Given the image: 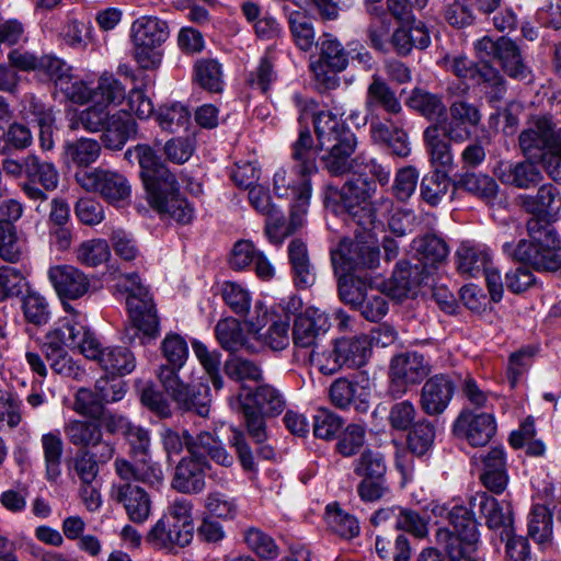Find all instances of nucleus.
<instances>
[{"instance_id":"nucleus-1","label":"nucleus","mask_w":561,"mask_h":561,"mask_svg":"<svg viewBox=\"0 0 561 561\" xmlns=\"http://www.w3.org/2000/svg\"><path fill=\"white\" fill-rule=\"evenodd\" d=\"M330 191V197H339L336 211L362 229L356 230L355 240L344 239L332 250L333 266L343 273L376 267L379 263L377 236L383 232L382 217L391 209L392 201L380 197L370 202L376 192V183L363 174H354L340 191Z\"/></svg>"},{"instance_id":"nucleus-2","label":"nucleus","mask_w":561,"mask_h":561,"mask_svg":"<svg viewBox=\"0 0 561 561\" xmlns=\"http://www.w3.org/2000/svg\"><path fill=\"white\" fill-rule=\"evenodd\" d=\"M291 158L295 162L293 168H279L275 171L273 191L280 198H291V226L299 229L306 222L312 194L310 176L318 171L317 153L308 129L299 131V137L293 145Z\"/></svg>"},{"instance_id":"nucleus-3","label":"nucleus","mask_w":561,"mask_h":561,"mask_svg":"<svg viewBox=\"0 0 561 561\" xmlns=\"http://www.w3.org/2000/svg\"><path fill=\"white\" fill-rule=\"evenodd\" d=\"M435 515L447 517L454 530L442 527L436 531V542L444 547L449 561H485L481 550L477 523L469 510L455 505L447 510L444 505H435L432 510Z\"/></svg>"},{"instance_id":"nucleus-4","label":"nucleus","mask_w":561,"mask_h":561,"mask_svg":"<svg viewBox=\"0 0 561 561\" xmlns=\"http://www.w3.org/2000/svg\"><path fill=\"white\" fill-rule=\"evenodd\" d=\"M527 230L529 241L520 240L516 245L506 242L504 252L538 271H558L561 267V239L556 228L535 217L528 220Z\"/></svg>"},{"instance_id":"nucleus-5","label":"nucleus","mask_w":561,"mask_h":561,"mask_svg":"<svg viewBox=\"0 0 561 561\" xmlns=\"http://www.w3.org/2000/svg\"><path fill=\"white\" fill-rule=\"evenodd\" d=\"M114 287L126 294V306L133 324L148 339L159 333V320L152 297L136 273L118 274L114 277Z\"/></svg>"},{"instance_id":"nucleus-6","label":"nucleus","mask_w":561,"mask_h":561,"mask_svg":"<svg viewBox=\"0 0 561 561\" xmlns=\"http://www.w3.org/2000/svg\"><path fill=\"white\" fill-rule=\"evenodd\" d=\"M167 22L151 15H144L133 22L130 36L134 57L144 69L158 68L162 60V45L169 38Z\"/></svg>"},{"instance_id":"nucleus-7","label":"nucleus","mask_w":561,"mask_h":561,"mask_svg":"<svg viewBox=\"0 0 561 561\" xmlns=\"http://www.w3.org/2000/svg\"><path fill=\"white\" fill-rule=\"evenodd\" d=\"M432 371L430 362L417 352H405L393 356L389 365L388 393L400 399L420 385Z\"/></svg>"},{"instance_id":"nucleus-8","label":"nucleus","mask_w":561,"mask_h":561,"mask_svg":"<svg viewBox=\"0 0 561 561\" xmlns=\"http://www.w3.org/2000/svg\"><path fill=\"white\" fill-rule=\"evenodd\" d=\"M78 184L87 192L96 193L107 203L119 205L131 196L128 179L114 170L94 168L76 173Z\"/></svg>"},{"instance_id":"nucleus-9","label":"nucleus","mask_w":561,"mask_h":561,"mask_svg":"<svg viewBox=\"0 0 561 561\" xmlns=\"http://www.w3.org/2000/svg\"><path fill=\"white\" fill-rule=\"evenodd\" d=\"M150 206L161 216L179 224H190L194 218V208L178 188L175 176L147 192Z\"/></svg>"},{"instance_id":"nucleus-10","label":"nucleus","mask_w":561,"mask_h":561,"mask_svg":"<svg viewBox=\"0 0 561 561\" xmlns=\"http://www.w3.org/2000/svg\"><path fill=\"white\" fill-rule=\"evenodd\" d=\"M157 377L164 391L176 403L179 409L195 411L201 416H207L209 400L206 393L202 396L201 392H196L179 378L174 369H169L164 365L159 367Z\"/></svg>"},{"instance_id":"nucleus-11","label":"nucleus","mask_w":561,"mask_h":561,"mask_svg":"<svg viewBox=\"0 0 561 561\" xmlns=\"http://www.w3.org/2000/svg\"><path fill=\"white\" fill-rule=\"evenodd\" d=\"M449 119L436 122L442 131L454 142H465L472 135V129L481 122L479 108L467 101H455L449 106Z\"/></svg>"},{"instance_id":"nucleus-12","label":"nucleus","mask_w":561,"mask_h":561,"mask_svg":"<svg viewBox=\"0 0 561 561\" xmlns=\"http://www.w3.org/2000/svg\"><path fill=\"white\" fill-rule=\"evenodd\" d=\"M454 432L473 447L485 446L496 433V420L492 413L463 410L454 423Z\"/></svg>"},{"instance_id":"nucleus-13","label":"nucleus","mask_w":561,"mask_h":561,"mask_svg":"<svg viewBox=\"0 0 561 561\" xmlns=\"http://www.w3.org/2000/svg\"><path fill=\"white\" fill-rule=\"evenodd\" d=\"M111 497L125 508L128 518L134 523L144 524L151 514L150 496L137 483L121 479L113 482Z\"/></svg>"},{"instance_id":"nucleus-14","label":"nucleus","mask_w":561,"mask_h":561,"mask_svg":"<svg viewBox=\"0 0 561 561\" xmlns=\"http://www.w3.org/2000/svg\"><path fill=\"white\" fill-rule=\"evenodd\" d=\"M431 280L430 272H424L421 265L400 262L392 277L387 283L382 282V285L386 286L388 297L400 301L414 296L420 286L430 285Z\"/></svg>"},{"instance_id":"nucleus-15","label":"nucleus","mask_w":561,"mask_h":561,"mask_svg":"<svg viewBox=\"0 0 561 561\" xmlns=\"http://www.w3.org/2000/svg\"><path fill=\"white\" fill-rule=\"evenodd\" d=\"M49 282L61 299L76 300L83 297L90 289L88 275L77 266L62 264L49 267Z\"/></svg>"},{"instance_id":"nucleus-16","label":"nucleus","mask_w":561,"mask_h":561,"mask_svg":"<svg viewBox=\"0 0 561 561\" xmlns=\"http://www.w3.org/2000/svg\"><path fill=\"white\" fill-rule=\"evenodd\" d=\"M47 76L55 82L56 90L65 99L83 104L92 99V89L71 72V68L61 59L48 60Z\"/></svg>"},{"instance_id":"nucleus-17","label":"nucleus","mask_w":561,"mask_h":561,"mask_svg":"<svg viewBox=\"0 0 561 561\" xmlns=\"http://www.w3.org/2000/svg\"><path fill=\"white\" fill-rule=\"evenodd\" d=\"M125 159L129 162L135 160L138 162L147 192L168 180H172V176H174L148 145H137L127 149Z\"/></svg>"},{"instance_id":"nucleus-18","label":"nucleus","mask_w":561,"mask_h":561,"mask_svg":"<svg viewBox=\"0 0 561 561\" xmlns=\"http://www.w3.org/2000/svg\"><path fill=\"white\" fill-rule=\"evenodd\" d=\"M456 385L450 376L437 374L428 378L422 389L420 405L427 415H438L449 405Z\"/></svg>"},{"instance_id":"nucleus-19","label":"nucleus","mask_w":561,"mask_h":561,"mask_svg":"<svg viewBox=\"0 0 561 561\" xmlns=\"http://www.w3.org/2000/svg\"><path fill=\"white\" fill-rule=\"evenodd\" d=\"M209 462L195 455L184 457L175 467L171 482L174 490L185 494H197L205 489V471L209 469Z\"/></svg>"},{"instance_id":"nucleus-20","label":"nucleus","mask_w":561,"mask_h":561,"mask_svg":"<svg viewBox=\"0 0 561 561\" xmlns=\"http://www.w3.org/2000/svg\"><path fill=\"white\" fill-rule=\"evenodd\" d=\"M330 328L325 312L318 308H307L296 317L293 328V341L299 347H313L320 335Z\"/></svg>"},{"instance_id":"nucleus-21","label":"nucleus","mask_w":561,"mask_h":561,"mask_svg":"<svg viewBox=\"0 0 561 561\" xmlns=\"http://www.w3.org/2000/svg\"><path fill=\"white\" fill-rule=\"evenodd\" d=\"M368 397L367 387L357 379L337 378L329 388L331 403L341 410L354 407L358 412H366L369 408Z\"/></svg>"},{"instance_id":"nucleus-22","label":"nucleus","mask_w":561,"mask_h":561,"mask_svg":"<svg viewBox=\"0 0 561 561\" xmlns=\"http://www.w3.org/2000/svg\"><path fill=\"white\" fill-rule=\"evenodd\" d=\"M554 137L551 122L546 117L534 119L519 135V147L528 159H541L550 151Z\"/></svg>"},{"instance_id":"nucleus-23","label":"nucleus","mask_w":561,"mask_h":561,"mask_svg":"<svg viewBox=\"0 0 561 561\" xmlns=\"http://www.w3.org/2000/svg\"><path fill=\"white\" fill-rule=\"evenodd\" d=\"M484 516L489 528L499 531L502 539L513 533V517L510 504L500 503L485 492L478 493L470 501Z\"/></svg>"},{"instance_id":"nucleus-24","label":"nucleus","mask_w":561,"mask_h":561,"mask_svg":"<svg viewBox=\"0 0 561 561\" xmlns=\"http://www.w3.org/2000/svg\"><path fill=\"white\" fill-rule=\"evenodd\" d=\"M262 321L263 319H257V321L250 320L247 322L248 332L249 335L252 336V341L273 351L286 348L290 341V319L288 317L277 318L273 320L265 330Z\"/></svg>"},{"instance_id":"nucleus-25","label":"nucleus","mask_w":561,"mask_h":561,"mask_svg":"<svg viewBox=\"0 0 561 561\" xmlns=\"http://www.w3.org/2000/svg\"><path fill=\"white\" fill-rule=\"evenodd\" d=\"M517 202L524 210L533 215L552 219L561 216V196L552 184L541 185L536 195H519Z\"/></svg>"},{"instance_id":"nucleus-26","label":"nucleus","mask_w":561,"mask_h":561,"mask_svg":"<svg viewBox=\"0 0 561 561\" xmlns=\"http://www.w3.org/2000/svg\"><path fill=\"white\" fill-rule=\"evenodd\" d=\"M423 136L433 171L449 173L454 168L451 140L442 131L439 125H430Z\"/></svg>"},{"instance_id":"nucleus-27","label":"nucleus","mask_w":561,"mask_h":561,"mask_svg":"<svg viewBox=\"0 0 561 561\" xmlns=\"http://www.w3.org/2000/svg\"><path fill=\"white\" fill-rule=\"evenodd\" d=\"M114 468L118 479L133 483L142 482L150 486H159L163 481V471L160 465L147 460V457H142L137 465H133L124 458H117Z\"/></svg>"},{"instance_id":"nucleus-28","label":"nucleus","mask_w":561,"mask_h":561,"mask_svg":"<svg viewBox=\"0 0 561 561\" xmlns=\"http://www.w3.org/2000/svg\"><path fill=\"white\" fill-rule=\"evenodd\" d=\"M412 249L419 259L416 265H421L424 272H434L446 261L449 249L446 242L434 234H426L413 240Z\"/></svg>"},{"instance_id":"nucleus-29","label":"nucleus","mask_w":561,"mask_h":561,"mask_svg":"<svg viewBox=\"0 0 561 561\" xmlns=\"http://www.w3.org/2000/svg\"><path fill=\"white\" fill-rule=\"evenodd\" d=\"M495 174L504 184L514 185L519 188H529L537 185L542 176L541 172L530 161L510 162L502 161L495 168Z\"/></svg>"},{"instance_id":"nucleus-30","label":"nucleus","mask_w":561,"mask_h":561,"mask_svg":"<svg viewBox=\"0 0 561 561\" xmlns=\"http://www.w3.org/2000/svg\"><path fill=\"white\" fill-rule=\"evenodd\" d=\"M356 137L353 133H344L342 138L333 141L328 153L322 157L325 169L333 175H341L351 169V156L356 148Z\"/></svg>"},{"instance_id":"nucleus-31","label":"nucleus","mask_w":561,"mask_h":561,"mask_svg":"<svg viewBox=\"0 0 561 561\" xmlns=\"http://www.w3.org/2000/svg\"><path fill=\"white\" fill-rule=\"evenodd\" d=\"M445 64L448 70L462 79H476L486 82L501 91L502 77L499 71L489 65H482L480 68L465 56L447 57Z\"/></svg>"},{"instance_id":"nucleus-32","label":"nucleus","mask_w":561,"mask_h":561,"mask_svg":"<svg viewBox=\"0 0 561 561\" xmlns=\"http://www.w3.org/2000/svg\"><path fill=\"white\" fill-rule=\"evenodd\" d=\"M458 271L471 277H478L492 263L489 249L484 245H476L463 242L456 252Z\"/></svg>"},{"instance_id":"nucleus-33","label":"nucleus","mask_w":561,"mask_h":561,"mask_svg":"<svg viewBox=\"0 0 561 561\" xmlns=\"http://www.w3.org/2000/svg\"><path fill=\"white\" fill-rule=\"evenodd\" d=\"M137 134V123L126 113L110 116L104 127L103 142L107 149L119 150Z\"/></svg>"},{"instance_id":"nucleus-34","label":"nucleus","mask_w":561,"mask_h":561,"mask_svg":"<svg viewBox=\"0 0 561 561\" xmlns=\"http://www.w3.org/2000/svg\"><path fill=\"white\" fill-rule=\"evenodd\" d=\"M288 256L295 285L300 289L311 287L316 283L317 275L310 263L306 243L299 239L293 240L288 245Z\"/></svg>"},{"instance_id":"nucleus-35","label":"nucleus","mask_w":561,"mask_h":561,"mask_svg":"<svg viewBox=\"0 0 561 561\" xmlns=\"http://www.w3.org/2000/svg\"><path fill=\"white\" fill-rule=\"evenodd\" d=\"M216 337L222 348L228 352H237L244 348L256 352L257 347L252 343V336L244 335L241 323L234 318L220 320L215 329Z\"/></svg>"},{"instance_id":"nucleus-36","label":"nucleus","mask_w":561,"mask_h":561,"mask_svg":"<svg viewBox=\"0 0 561 561\" xmlns=\"http://www.w3.org/2000/svg\"><path fill=\"white\" fill-rule=\"evenodd\" d=\"M334 346L344 367L358 368L364 366L371 353V342L368 335L342 337L335 341Z\"/></svg>"},{"instance_id":"nucleus-37","label":"nucleus","mask_w":561,"mask_h":561,"mask_svg":"<svg viewBox=\"0 0 561 561\" xmlns=\"http://www.w3.org/2000/svg\"><path fill=\"white\" fill-rule=\"evenodd\" d=\"M365 106L368 113H374L376 107H381L389 114H399L402 111L396 92L377 73L373 76L367 88Z\"/></svg>"},{"instance_id":"nucleus-38","label":"nucleus","mask_w":561,"mask_h":561,"mask_svg":"<svg viewBox=\"0 0 561 561\" xmlns=\"http://www.w3.org/2000/svg\"><path fill=\"white\" fill-rule=\"evenodd\" d=\"M102 147L98 140L82 137L76 140L66 141L64 145L62 159L66 164L78 168H88L100 158Z\"/></svg>"},{"instance_id":"nucleus-39","label":"nucleus","mask_w":561,"mask_h":561,"mask_svg":"<svg viewBox=\"0 0 561 561\" xmlns=\"http://www.w3.org/2000/svg\"><path fill=\"white\" fill-rule=\"evenodd\" d=\"M43 449L45 477L48 481H56L61 474V459L64 440L58 430L47 432L41 436Z\"/></svg>"},{"instance_id":"nucleus-40","label":"nucleus","mask_w":561,"mask_h":561,"mask_svg":"<svg viewBox=\"0 0 561 561\" xmlns=\"http://www.w3.org/2000/svg\"><path fill=\"white\" fill-rule=\"evenodd\" d=\"M192 511V501L178 497L170 503L167 512L161 516L179 524L180 529L176 535H174V540L180 543H190L193 539L194 525Z\"/></svg>"},{"instance_id":"nucleus-41","label":"nucleus","mask_w":561,"mask_h":561,"mask_svg":"<svg viewBox=\"0 0 561 561\" xmlns=\"http://www.w3.org/2000/svg\"><path fill=\"white\" fill-rule=\"evenodd\" d=\"M503 70L512 78L522 81H531L527 67L523 64L519 50L515 43L506 37H499V49L495 56Z\"/></svg>"},{"instance_id":"nucleus-42","label":"nucleus","mask_w":561,"mask_h":561,"mask_svg":"<svg viewBox=\"0 0 561 561\" xmlns=\"http://www.w3.org/2000/svg\"><path fill=\"white\" fill-rule=\"evenodd\" d=\"M370 133L375 142L386 146L393 154L402 158L410 154L408 136L402 129L386 122L373 124Z\"/></svg>"},{"instance_id":"nucleus-43","label":"nucleus","mask_w":561,"mask_h":561,"mask_svg":"<svg viewBox=\"0 0 561 561\" xmlns=\"http://www.w3.org/2000/svg\"><path fill=\"white\" fill-rule=\"evenodd\" d=\"M68 440L79 447H96L102 443L101 425L94 421L69 420L64 425Z\"/></svg>"},{"instance_id":"nucleus-44","label":"nucleus","mask_w":561,"mask_h":561,"mask_svg":"<svg viewBox=\"0 0 561 561\" xmlns=\"http://www.w3.org/2000/svg\"><path fill=\"white\" fill-rule=\"evenodd\" d=\"M154 118L163 131L171 134L185 131L191 125V112L179 102L160 105Z\"/></svg>"},{"instance_id":"nucleus-45","label":"nucleus","mask_w":561,"mask_h":561,"mask_svg":"<svg viewBox=\"0 0 561 561\" xmlns=\"http://www.w3.org/2000/svg\"><path fill=\"white\" fill-rule=\"evenodd\" d=\"M314 130L321 149L330 147L333 141L342 138L344 133H352L331 111H320L312 115Z\"/></svg>"},{"instance_id":"nucleus-46","label":"nucleus","mask_w":561,"mask_h":561,"mask_svg":"<svg viewBox=\"0 0 561 561\" xmlns=\"http://www.w3.org/2000/svg\"><path fill=\"white\" fill-rule=\"evenodd\" d=\"M407 105L427 119H438L446 114V105L442 95L422 88H414L411 91Z\"/></svg>"},{"instance_id":"nucleus-47","label":"nucleus","mask_w":561,"mask_h":561,"mask_svg":"<svg viewBox=\"0 0 561 561\" xmlns=\"http://www.w3.org/2000/svg\"><path fill=\"white\" fill-rule=\"evenodd\" d=\"M24 173L34 183H39L46 191H54L59 183V172L51 162L41 161L30 154L24 158Z\"/></svg>"},{"instance_id":"nucleus-48","label":"nucleus","mask_w":561,"mask_h":561,"mask_svg":"<svg viewBox=\"0 0 561 561\" xmlns=\"http://www.w3.org/2000/svg\"><path fill=\"white\" fill-rule=\"evenodd\" d=\"M528 535L542 548L550 545L552 539V515L541 504L531 507L528 515Z\"/></svg>"},{"instance_id":"nucleus-49","label":"nucleus","mask_w":561,"mask_h":561,"mask_svg":"<svg viewBox=\"0 0 561 561\" xmlns=\"http://www.w3.org/2000/svg\"><path fill=\"white\" fill-rule=\"evenodd\" d=\"M240 402H249L264 414H278L284 410L285 401L279 391L270 385H262L253 393H247Z\"/></svg>"},{"instance_id":"nucleus-50","label":"nucleus","mask_w":561,"mask_h":561,"mask_svg":"<svg viewBox=\"0 0 561 561\" xmlns=\"http://www.w3.org/2000/svg\"><path fill=\"white\" fill-rule=\"evenodd\" d=\"M121 394L116 391V398ZM115 399V394L110 397L104 393V388L95 386L94 390L81 388L77 391L73 402V410L84 416H98L103 408L104 400Z\"/></svg>"},{"instance_id":"nucleus-51","label":"nucleus","mask_w":561,"mask_h":561,"mask_svg":"<svg viewBox=\"0 0 561 561\" xmlns=\"http://www.w3.org/2000/svg\"><path fill=\"white\" fill-rule=\"evenodd\" d=\"M101 367L112 375H127L136 367L134 354L125 347H108L102 350Z\"/></svg>"},{"instance_id":"nucleus-52","label":"nucleus","mask_w":561,"mask_h":561,"mask_svg":"<svg viewBox=\"0 0 561 561\" xmlns=\"http://www.w3.org/2000/svg\"><path fill=\"white\" fill-rule=\"evenodd\" d=\"M451 186L449 173L433 171L425 175L421 182V197L431 206L438 205L447 195Z\"/></svg>"},{"instance_id":"nucleus-53","label":"nucleus","mask_w":561,"mask_h":561,"mask_svg":"<svg viewBox=\"0 0 561 561\" xmlns=\"http://www.w3.org/2000/svg\"><path fill=\"white\" fill-rule=\"evenodd\" d=\"M89 330L79 321L75 319V317L68 319L65 318L61 324L55 330L50 331L47 334V341L50 342L51 345H60L68 346L75 348L80 344L82 337Z\"/></svg>"},{"instance_id":"nucleus-54","label":"nucleus","mask_w":561,"mask_h":561,"mask_svg":"<svg viewBox=\"0 0 561 561\" xmlns=\"http://www.w3.org/2000/svg\"><path fill=\"white\" fill-rule=\"evenodd\" d=\"M25 253V243L18 237L15 227L8 221H0V257L10 263H18Z\"/></svg>"},{"instance_id":"nucleus-55","label":"nucleus","mask_w":561,"mask_h":561,"mask_svg":"<svg viewBox=\"0 0 561 561\" xmlns=\"http://www.w3.org/2000/svg\"><path fill=\"white\" fill-rule=\"evenodd\" d=\"M386 296L387 290L382 282L369 285V287H367V295L363 304L358 307V310L369 321L380 320L388 312Z\"/></svg>"},{"instance_id":"nucleus-56","label":"nucleus","mask_w":561,"mask_h":561,"mask_svg":"<svg viewBox=\"0 0 561 561\" xmlns=\"http://www.w3.org/2000/svg\"><path fill=\"white\" fill-rule=\"evenodd\" d=\"M111 257L110 247L104 239H91L81 242L76 249V260L88 267H96Z\"/></svg>"},{"instance_id":"nucleus-57","label":"nucleus","mask_w":561,"mask_h":561,"mask_svg":"<svg viewBox=\"0 0 561 561\" xmlns=\"http://www.w3.org/2000/svg\"><path fill=\"white\" fill-rule=\"evenodd\" d=\"M320 58L317 62H323L332 70L343 71L348 65L347 54L342 44L331 34L320 37Z\"/></svg>"},{"instance_id":"nucleus-58","label":"nucleus","mask_w":561,"mask_h":561,"mask_svg":"<svg viewBox=\"0 0 561 561\" xmlns=\"http://www.w3.org/2000/svg\"><path fill=\"white\" fill-rule=\"evenodd\" d=\"M325 520L329 528L343 538L351 539L359 534L358 520L336 504L327 506Z\"/></svg>"},{"instance_id":"nucleus-59","label":"nucleus","mask_w":561,"mask_h":561,"mask_svg":"<svg viewBox=\"0 0 561 561\" xmlns=\"http://www.w3.org/2000/svg\"><path fill=\"white\" fill-rule=\"evenodd\" d=\"M455 188H462L486 202L493 199L497 193L496 182L491 176L481 173L463 175L455 185Z\"/></svg>"},{"instance_id":"nucleus-60","label":"nucleus","mask_w":561,"mask_h":561,"mask_svg":"<svg viewBox=\"0 0 561 561\" xmlns=\"http://www.w3.org/2000/svg\"><path fill=\"white\" fill-rule=\"evenodd\" d=\"M33 136L30 128L21 123H12L8 128L0 126V152L23 150L31 146Z\"/></svg>"},{"instance_id":"nucleus-61","label":"nucleus","mask_w":561,"mask_h":561,"mask_svg":"<svg viewBox=\"0 0 561 561\" xmlns=\"http://www.w3.org/2000/svg\"><path fill=\"white\" fill-rule=\"evenodd\" d=\"M180 527L176 522L161 517L148 533L147 541L159 549L183 548L188 543H180L174 540V535H176Z\"/></svg>"},{"instance_id":"nucleus-62","label":"nucleus","mask_w":561,"mask_h":561,"mask_svg":"<svg viewBox=\"0 0 561 561\" xmlns=\"http://www.w3.org/2000/svg\"><path fill=\"white\" fill-rule=\"evenodd\" d=\"M198 84L210 92H220L224 87L222 67L216 59H201L195 64Z\"/></svg>"},{"instance_id":"nucleus-63","label":"nucleus","mask_w":561,"mask_h":561,"mask_svg":"<svg viewBox=\"0 0 561 561\" xmlns=\"http://www.w3.org/2000/svg\"><path fill=\"white\" fill-rule=\"evenodd\" d=\"M108 118L105 106L98 103L79 113H75L70 118L69 127L71 129L82 127L90 133H95L105 127Z\"/></svg>"},{"instance_id":"nucleus-64","label":"nucleus","mask_w":561,"mask_h":561,"mask_svg":"<svg viewBox=\"0 0 561 561\" xmlns=\"http://www.w3.org/2000/svg\"><path fill=\"white\" fill-rule=\"evenodd\" d=\"M163 357L170 365H165L169 369H174L178 374L185 364L188 356V348L185 340L175 333L167 334L161 343Z\"/></svg>"}]
</instances>
